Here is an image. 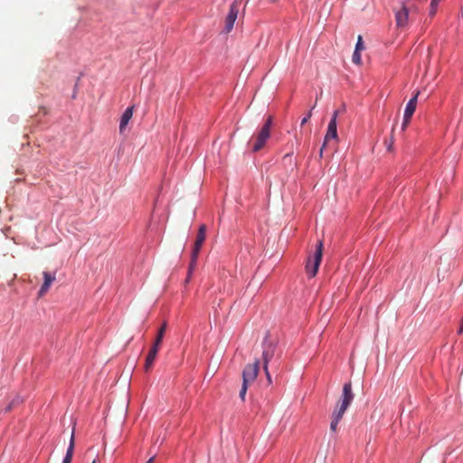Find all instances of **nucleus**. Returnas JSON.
<instances>
[{
	"instance_id": "21",
	"label": "nucleus",
	"mask_w": 463,
	"mask_h": 463,
	"mask_svg": "<svg viewBox=\"0 0 463 463\" xmlns=\"http://www.w3.org/2000/svg\"><path fill=\"white\" fill-rule=\"evenodd\" d=\"M363 49H364V44H363V41H362V36H359L358 40H357V43H356V45H355V50L354 51L360 52Z\"/></svg>"
},
{
	"instance_id": "10",
	"label": "nucleus",
	"mask_w": 463,
	"mask_h": 463,
	"mask_svg": "<svg viewBox=\"0 0 463 463\" xmlns=\"http://www.w3.org/2000/svg\"><path fill=\"white\" fill-rule=\"evenodd\" d=\"M420 94V91H416V93L413 95V97L409 100V102L406 105L405 110H404V118L406 119L411 118L418 102V96Z\"/></svg>"
},
{
	"instance_id": "9",
	"label": "nucleus",
	"mask_w": 463,
	"mask_h": 463,
	"mask_svg": "<svg viewBox=\"0 0 463 463\" xmlns=\"http://www.w3.org/2000/svg\"><path fill=\"white\" fill-rule=\"evenodd\" d=\"M332 139H335V140L337 139V125H336V123H335L334 120L329 121V124L327 127V131L325 136L324 143L320 149V156H322L324 148L326 146L328 142Z\"/></svg>"
},
{
	"instance_id": "23",
	"label": "nucleus",
	"mask_w": 463,
	"mask_h": 463,
	"mask_svg": "<svg viewBox=\"0 0 463 463\" xmlns=\"http://www.w3.org/2000/svg\"><path fill=\"white\" fill-rule=\"evenodd\" d=\"M20 402H22V399L19 397V396H16L14 399H13L12 402H10V403L14 407L15 405L19 404Z\"/></svg>"
},
{
	"instance_id": "15",
	"label": "nucleus",
	"mask_w": 463,
	"mask_h": 463,
	"mask_svg": "<svg viewBox=\"0 0 463 463\" xmlns=\"http://www.w3.org/2000/svg\"><path fill=\"white\" fill-rule=\"evenodd\" d=\"M74 446H75V439H74V432L72 431L71 439H70V444H69V447H68V449H67V452L63 458L62 463H71L73 452H74Z\"/></svg>"
},
{
	"instance_id": "22",
	"label": "nucleus",
	"mask_w": 463,
	"mask_h": 463,
	"mask_svg": "<svg viewBox=\"0 0 463 463\" xmlns=\"http://www.w3.org/2000/svg\"><path fill=\"white\" fill-rule=\"evenodd\" d=\"M311 116H312V110H310L307 114V116L301 120V125L303 126L304 124H306L308 121V119L311 118Z\"/></svg>"
},
{
	"instance_id": "34",
	"label": "nucleus",
	"mask_w": 463,
	"mask_h": 463,
	"mask_svg": "<svg viewBox=\"0 0 463 463\" xmlns=\"http://www.w3.org/2000/svg\"><path fill=\"white\" fill-rule=\"evenodd\" d=\"M92 463H96V460H93Z\"/></svg>"
},
{
	"instance_id": "29",
	"label": "nucleus",
	"mask_w": 463,
	"mask_h": 463,
	"mask_svg": "<svg viewBox=\"0 0 463 463\" xmlns=\"http://www.w3.org/2000/svg\"><path fill=\"white\" fill-rule=\"evenodd\" d=\"M392 143H393L392 140H391L390 143H388V146H387L388 150L392 149Z\"/></svg>"
},
{
	"instance_id": "18",
	"label": "nucleus",
	"mask_w": 463,
	"mask_h": 463,
	"mask_svg": "<svg viewBox=\"0 0 463 463\" xmlns=\"http://www.w3.org/2000/svg\"><path fill=\"white\" fill-rule=\"evenodd\" d=\"M439 2H440V0H431L429 12L430 16L433 17L436 14Z\"/></svg>"
},
{
	"instance_id": "11",
	"label": "nucleus",
	"mask_w": 463,
	"mask_h": 463,
	"mask_svg": "<svg viewBox=\"0 0 463 463\" xmlns=\"http://www.w3.org/2000/svg\"><path fill=\"white\" fill-rule=\"evenodd\" d=\"M159 348H160V345L154 344L153 346L151 347V349L149 350L146 359V363H145V370L146 372H148L151 369V367L156 360V357L157 355V353L159 351Z\"/></svg>"
},
{
	"instance_id": "30",
	"label": "nucleus",
	"mask_w": 463,
	"mask_h": 463,
	"mask_svg": "<svg viewBox=\"0 0 463 463\" xmlns=\"http://www.w3.org/2000/svg\"><path fill=\"white\" fill-rule=\"evenodd\" d=\"M155 457L150 458L146 463H154Z\"/></svg>"
},
{
	"instance_id": "3",
	"label": "nucleus",
	"mask_w": 463,
	"mask_h": 463,
	"mask_svg": "<svg viewBox=\"0 0 463 463\" xmlns=\"http://www.w3.org/2000/svg\"><path fill=\"white\" fill-rule=\"evenodd\" d=\"M205 232H206V226L204 224H202L199 228V231H198V233L196 236V240H195V242L194 245L191 262L189 265L188 278L186 279V282H188L190 275L196 265L198 254L201 250L203 243L205 241Z\"/></svg>"
},
{
	"instance_id": "33",
	"label": "nucleus",
	"mask_w": 463,
	"mask_h": 463,
	"mask_svg": "<svg viewBox=\"0 0 463 463\" xmlns=\"http://www.w3.org/2000/svg\"><path fill=\"white\" fill-rule=\"evenodd\" d=\"M316 106H317V102H316V103H314L313 108L311 109V110H312L314 108H316Z\"/></svg>"
},
{
	"instance_id": "24",
	"label": "nucleus",
	"mask_w": 463,
	"mask_h": 463,
	"mask_svg": "<svg viewBox=\"0 0 463 463\" xmlns=\"http://www.w3.org/2000/svg\"><path fill=\"white\" fill-rule=\"evenodd\" d=\"M410 120H411V118L406 119V118L403 117L402 129L406 128V127L408 126Z\"/></svg>"
},
{
	"instance_id": "19",
	"label": "nucleus",
	"mask_w": 463,
	"mask_h": 463,
	"mask_svg": "<svg viewBox=\"0 0 463 463\" xmlns=\"http://www.w3.org/2000/svg\"><path fill=\"white\" fill-rule=\"evenodd\" d=\"M352 61L355 64H358V65L361 64L362 59H361L360 52H358V51L354 52Z\"/></svg>"
},
{
	"instance_id": "6",
	"label": "nucleus",
	"mask_w": 463,
	"mask_h": 463,
	"mask_svg": "<svg viewBox=\"0 0 463 463\" xmlns=\"http://www.w3.org/2000/svg\"><path fill=\"white\" fill-rule=\"evenodd\" d=\"M240 10V2L235 0L230 6L229 14L225 19V31L231 32L233 28L234 23L238 17Z\"/></svg>"
},
{
	"instance_id": "5",
	"label": "nucleus",
	"mask_w": 463,
	"mask_h": 463,
	"mask_svg": "<svg viewBox=\"0 0 463 463\" xmlns=\"http://www.w3.org/2000/svg\"><path fill=\"white\" fill-rule=\"evenodd\" d=\"M260 369V361L257 359L253 364H249L242 371V383L251 384L256 380Z\"/></svg>"
},
{
	"instance_id": "26",
	"label": "nucleus",
	"mask_w": 463,
	"mask_h": 463,
	"mask_svg": "<svg viewBox=\"0 0 463 463\" xmlns=\"http://www.w3.org/2000/svg\"><path fill=\"white\" fill-rule=\"evenodd\" d=\"M337 116H338V110L334 111V113L332 115V118L330 120H334L335 123H336Z\"/></svg>"
},
{
	"instance_id": "8",
	"label": "nucleus",
	"mask_w": 463,
	"mask_h": 463,
	"mask_svg": "<svg viewBox=\"0 0 463 463\" xmlns=\"http://www.w3.org/2000/svg\"><path fill=\"white\" fill-rule=\"evenodd\" d=\"M276 345L265 339L264 340V349L262 352V360H263V369L267 371V367L269 365V361L273 358L275 354Z\"/></svg>"
},
{
	"instance_id": "25",
	"label": "nucleus",
	"mask_w": 463,
	"mask_h": 463,
	"mask_svg": "<svg viewBox=\"0 0 463 463\" xmlns=\"http://www.w3.org/2000/svg\"><path fill=\"white\" fill-rule=\"evenodd\" d=\"M265 373H266L267 381L270 384L272 383V380H271V376L269 374V372L268 368H267V371H265Z\"/></svg>"
},
{
	"instance_id": "2",
	"label": "nucleus",
	"mask_w": 463,
	"mask_h": 463,
	"mask_svg": "<svg viewBox=\"0 0 463 463\" xmlns=\"http://www.w3.org/2000/svg\"><path fill=\"white\" fill-rule=\"evenodd\" d=\"M323 256V242L322 241H319L316 251L313 256H309L307 258V263H306V271L309 278H314L319 269L321 260Z\"/></svg>"
},
{
	"instance_id": "4",
	"label": "nucleus",
	"mask_w": 463,
	"mask_h": 463,
	"mask_svg": "<svg viewBox=\"0 0 463 463\" xmlns=\"http://www.w3.org/2000/svg\"><path fill=\"white\" fill-rule=\"evenodd\" d=\"M271 125H272V118L269 117L267 118L265 124L262 126L261 129L256 136V139L253 142L252 148H251L253 152H258L265 146L267 140L270 137Z\"/></svg>"
},
{
	"instance_id": "27",
	"label": "nucleus",
	"mask_w": 463,
	"mask_h": 463,
	"mask_svg": "<svg viewBox=\"0 0 463 463\" xmlns=\"http://www.w3.org/2000/svg\"><path fill=\"white\" fill-rule=\"evenodd\" d=\"M458 333L460 335L463 333V317H462V319H461V324L459 326V328L458 330Z\"/></svg>"
},
{
	"instance_id": "7",
	"label": "nucleus",
	"mask_w": 463,
	"mask_h": 463,
	"mask_svg": "<svg viewBox=\"0 0 463 463\" xmlns=\"http://www.w3.org/2000/svg\"><path fill=\"white\" fill-rule=\"evenodd\" d=\"M409 6H402L397 11H395V22L396 26L402 30L406 29L409 24Z\"/></svg>"
},
{
	"instance_id": "28",
	"label": "nucleus",
	"mask_w": 463,
	"mask_h": 463,
	"mask_svg": "<svg viewBox=\"0 0 463 463\" xmlns=\"http://www.w3.org/2000/svg\"><path fill=\"white\" fill-rule=\"evenodd\" d=\"M13 408H14V406L11 403H9L7 405V407L5 408V411H10Z\"/></svg>"
},
{
	"instance_id": "12",
	"label": "nucleus",
	"mask_w": 463,
	"mask_h": 463,
	"mask_svg": "<svg viewBox=\"0 0 463 463\" xmlns=\"http://www.w3.org/2000/svg\"><path fill=\"white\" fill-rule=\"evenodd\" d=\"M43 275L44 281H43V285H42V287H41V288L39 290V296L40 297H43V296H44L47 293V291L49 290L52 283L55 280V276L50 274L49 272L44 271L43 273Z\"/></svg>"
},
{
	"instance_id": "1",
	"label": "nucleus",
	"mask_w": 463,
	"mask_h": 463,
	"mask_svg": "<svg viewBox=\"0 0 463 463\" xmlns=\"http://www.w3.org/2000/svg\"><path fill=\"white\" fill-rule=\"evenodd\" d=\"M354 400V393L352 392L351 383H346L343 387L342 397L336 404L335 410L332 413V421L330 424V430L335 431L337 425L343 418L345 411Z\"/></svg>"
},
{
	"instance_id": "16",
	"label": "nucleus",
	"mask_w": 463,
	"mask_h": 463,
	"mask_svg": "<svg viewBox=\"0 0 463 463\" xmlns=\"http://www.w3.org/2000/svg\"><path fill=\"white\" fill-rule=\"evenodd\" d=\"M419 3L413 0H404L401 4L402 6H409V12L411 14L419 12Z\"/></svg>"
},
{
	"instance_id": "17",
	"label": "nucleus",
	"mask_w": 463,
	"mask_h": 463,
	"mask_svg": "<svg viewBox=\"0 0 463 463\" xmlns=\"http://www.w3.org/2000/svg\"><path fill=\"white\" fill-rule=\"evenodd\" d=\"M166 326H167L166 322H164L162 324V326H160V328L158 329V332H157V335H156L154 344H156L157 345H161L163 339H164L165 330H166Z\"/></svg>"
},
{
	"instance_id": "32",
	"label": "nucleus",
	"mask_w": 463,
	"mask_h": 463,
	"mask_svg": "<svg viewBox=\"0 0 463 463\" xmlns=\"http://www.w3.org/2000/svg\"><path fill=\"white\" fill-rule=\"evenodd\" d=\"M316 106H317V102H316V103H314L313 108L311 109V110H312L314 108H316Z\"/></svg>"
},
{
	"instance_id": "13",
	"label": "nucleus",
	"mask_w": 463,
	"mask_h": 463,
	"mask_svg": "<svg viewBox=\"0 0 463 463\" xmlns=\"http://www.w3.org/2000/svg\"><path fill=\"white\" fill-rule=\"evenodd\" d=\"M133 116V107H128L124 111V113L121 116L120 123H119V133L123 134L129 120L131 119Z\"/></svg>"
},
{
	"instance_id": "14",
	"label": "nucleus",
	"mask_w": 463,
	"mask_h": 463,
	"mask_svg": "<svg viewBox=\"0 0 463 463\" xmlns=\"http://www.w3.org/2000/svg\"><path fill=\"white\" fill-rule=\"evenodd\" d=\"M74 446H75V439H74V432L72 431L71 439H70V444H69V447H68V449H67V452L63 458L62 463H71L73 452H74Z\"/></svg>"
},
{
	"instance_id": "31",
	"label": "nucleus",
	"mask_w": 463,
	"mask_h": 463,
	"mask_svg": "<svg viewBox=\"0 0 463 463\" xmlns=\"http://www.w3.org/2000/svg\"><path fill=\"white\" fill-rule=\"evenodd\" d=\"M267 1H268V2H269V3H275V2H277V0H267Z\"/></svg>"
},
{
	"instance_id": "20",
	"label": "nucleus",
	"mask_w": 463,
	"mask_h": 463,
	"mask_svg": "<svg viewBox=\"0 0 463 463\" xmlns=\"http://www.w3.org/2000/svg\"><path fill=\"white\" fill-rule=\"evenodd\" d=\"M249 385L250 384H248V383H242V385H241V391H240V398L242 401H244V399H245V395H246V392H247Z\"/></svg>"
}]
</instances>
